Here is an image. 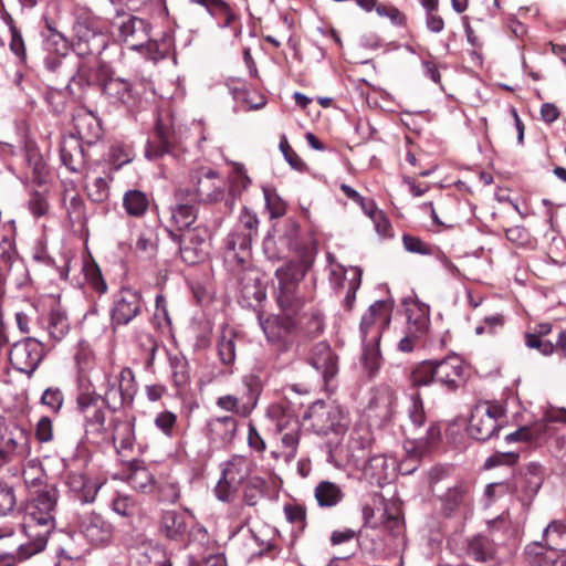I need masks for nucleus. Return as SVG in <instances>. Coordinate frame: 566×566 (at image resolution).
Instances as JSON below:
<instances>
[{"instance_id": "6e6552de", "label": "nucleus", "mask_w": 566, "mask_h": 566, "mask_svg": "<svg viewBox=\"0 0 566 566\" xmlns=\"http://www.w3.org/2000/svg\"><path fill=\"white\" fill-rule=\"evenodd\" d=\"M170 237L179 243V252L182 261L193 265L203 261L209 254V231L205 227L197 226L181 234L168 230Z\"/></svg>"}, {"instance_id": "423d86ee", "label": "nucleus", "mask_w": 566, "mask_h": 566, "mask_svg": "<svg viewBox=\"0 0 566 566\" xmlns=\"http://www.w3.org/2000/svg\"><path fill=\"white\" fill-rule=\"evenodd\" d=\"M252 461L243 455H232L221 464V476L214 488V494L222 502L234 499L240 485L250 478Z\"/></svg>"}, {"instance_id": "6ab92c4d", "label": "nucleus", "mask_w": 566, "mask_h": 566, "mask_svg": "<svg viewBox=\"0 0 566 566\" xmlns=\"http://www.w3.org/2000/svg\"><path fill=\"white\" fill-rule=\"evenodd\" d=\"M397 407V395L388 386H381L376 389L369 401V411L379 419L381 426H388L395 416Z\"/></svg>"}, {"instance_id": "680f3d73", "label": "nucleus", "mask_w": 566, "mask_h": 566, "mask_svg": "<svg viewBox=\"0 0 566 566\" xmlns=\"http://www.w3.org/2000/svg\"><path fill=\"white\" fill-rule=\"evenodd\" d=\"M112 509L116 514L129 517L135 513V503L129 496L118 495L113 500Z\"/></svg>"}, {"instance_id": "a878e982", "label": "nucleus", "mask_w": 566, "mask_h": 566, "mask_svg": "<svg viewBox=\"0 0 566 566\" xmlns=\"http://www.w3.org/2000/svg\"><path fill=\"white\" fill-rule=\"evenodd\" d=\"M159 531L170 541H184L188 533L185 515L172 510L165 511L159 522Z\"/></svg>"}, {"instance_id": "7ed1b4c3", "label": "nucleus", "mask_w": 566, "mask_h": 566, "mask_svg": "<svg viewBox=\"0 0 566 566\" xmlns=\"http://www.w3.org/2000/svg\"><path fill=\"white\" fill-rule=\"evenodd\" d=\"M391 305L386 301H376L363 314L359 332L363 342V365L370 377L380 369L382 357L379 343L382 332L391 321Z\"/></svg>"}, {"instance_id": "2eb2a0df", "label": "nucleus", "mask_w": 566, "mask_h": 566, "mask_svg": "<svg viewBox=\"0 0 566 566\" xmlns=\"http://www.w3.org/2000/svg\"><path fill=\"white\" fill-rule=\"evenodd\" d=\"M80 533L93 545L107 544L114 533L113 525L101 514L91 511L84 513L78 520Z\"/></svg>"}, {"instance_id": "f704fd0d", "label": "nucleus", "mask_w": 566, "mask_h": 566, "mask_svg": "<svg viewBox=\"0 0 566 566\" xmlns=\"http://www.w3.org/2000/svg\"><path fill=\"white\" fill-rule=\"evenodd\" d=\"M197 220V209L190 203H178L171 208L170 221L177 230L185 232L192 229L191 226Z\"/></svg>"}, {"instance_id": "49530a36", "label": "nucleus", "mask_w": 566, "mask_h": 566, "mask_svg": "<svg viewBox=\"0 0 566 566\" xmlns=\"http://www.w3.org/2000/svg\"><path fill=\"white\" fill-rule=\"evenodd\" d=\"M128 482L135 490L143 493L151 492L155 488L154 475L144 467L134 469L128 476Z\"/></svg>"}, {"instance_id": "e2e57ef3", "label": "nucleus", "mask_w": 566, "mask_h": 566, "mask_svg": "<svg viewBox=\"0 0 566 566\" xmlns=\"http://www.w3.org/2000/svg\"><path fill=\"white\" fill-rule=\"evenodd\" d=\"M376 12L380 17L388 18L394 25H403L406 15L396 7L379 3L376 7Z\"/></svg>"}, {"instance_id": "7c9ffc66", "label": "nucleus", "mask_w": 566, "mask_h": 566, "mask_svg": "<svg viewBox=\"0 0 566 566\" xmlns=\"http://www.w3.org/2000/svg\"><path fill=\"white\" fill-rule=\"evenodd\" d=\"M314 496L321 507H334L343 500L344 494L337 484L322 481L315 486Z\"/></svg>"}, {"instance_id": "1a4fd4ad", "label": "nucleus", "mask_w": 566, "mask_h": 566, "mask_svg": "<svg viewBox=\"0 0 566 566\" xmlns=\"http://www.w3.org/2000/svg\"><path fill=\"white\" fill-rule=\"evenodd\" d=\"M106 389L103 399L108 408L117 410L133 402L136 395V381L133 370L123 368L118 375L111 377L105 375Z\"/></svg>"}, {"instance_id": "72a5a7b5", "label": "nucleus", "mask_w": 566, "mask_h": 566, "mask_svg": "<svg viewBox=\"0 0 566 566\" xmlns=\"http://www.w3.org/2000/svg\"><path fill=\"white\" fill-rule=\"evenodd\" d=\"M364 473L373 483L382 485L390 476L386 455L377 454L371 457L364 467Z\"/></svg>"}, {"instance_id": "c85d7f7f", "label": "nucleus", "mask_w": 566, "mask_h": 566, "mask_svg": "<svg viewBox=\"0 0 566 566\" xmlns=\"http://www.w3.org/2000/svg\"><path fill=\"white\" fill-rule=\"evenodd\" d=\"M168 364L174 386L177 388H184L189 385L190 371L187 358L180 353H170L168 355Z\"/></svg>"}, {"instance_id": "4c0bfd02", "label": "nucleus", "mask_w": 566, "mask_h": 566, "mask_svg": "<svg viewBox=\"0 0 566 566\" xmlns=\"http://www.w3.org/2000/svg\"><path fill=\"white\" fill-rule=\"evenodd\" d=\"M22 476L24 484L29 490L34 489V491H38L48 486L45 483L46 475L44 470L41 463L35 459L28 462L22 471Z\"/></svg>"}, {"instance_id": "4d7b16f0", "label": "nucleus", "mask_w": 566, "mask_h": 566, "mask_svg": "<svg viewBox=\"0 0 566 566\" xmlns=\"http://www.w3.org/2000/svg\"><path fill=\"white\" fill-rule=\"evenodd\" d=\"M284 514L286 520L295 524L300 530L306 526V509L298 504H286L284 506Z\"/></svg>"}, {"instance_id": "8fccbe9b", "label": "nucleus", "mask_w": 566, "mask_h": 566, "mask_svg": "<svg viewBox=\"0 0 566 566\" xmlns=\"http://www.w3.org/2000/svg\"><path fill=\"white\" fill-rule=\"evenodd\" d=\"M380 528L392 536H398L403 531V521L397 510L389 511L385 507L380 512Z\"/></svg>"}, {"instance_id": "052dcab7", "label": "nucleus", "mask_w": 566, "mask_h": 566, "mask_svg": "<svg viewBox=\"0 0 566 566\" xmlns=\"http://www.w3.org/2000/svg\"><path fill=\"white\" fill-rule=\"evenodd\" d=\"M15 495L12 486L0 483V515H6L13 510Z\"/></svg>"}, {"instance_id": "412c9836", "label": "nucleus", "mask_w": 566, "mask_h": 566, "mask_svg": "<svg viewBox=\"0 0 566 566\" xmlns=\"http://www.w3.org/2000/svg\"><path fill=\"white\" fill-rule=\"evenodd\" d=\"M106 75V67L104 65L94 66L91 64H82L77 72L70 78L66 86L70 95L74 98H82L83 92L99 82L101 77Z\"/></svg>"}, {"instance_id": "79ce46f5", "label": "nucleus", "mask_w": 566, "mask_h": 566, "mask_svg": "<svg viewBox=\"0 0 566 566\" xmlns=\"http://www.w3.org/2000/svg\"><path fill=\"white\" fill-rule=\"evenodd\" d=\"M14 227H0V264L10 268L14 258L13 245Z\"/></svg>"}, {"instance_id": "5701e85b", "label": "nucleus", "mask_w": 566, "mask_h": 566, "mask_svg": "<svg viewBox=\"0 0 566 566\" xmlns=\"http://www.w3.org/2000/svg\"><path fill=\"white\" fill-rule=\"evenodd\" d=\"M308 361L322 374L326 384L337 374V356L325 342H321L313 347Z\"/></svg>"}, {"instance_id": "2f4dec72", "label": "nucleus", "mask_w": 566, "mask_h": 566, "mask_svg": "<svg viewBox=\"0 0 566 566\" xmlns=\"http://www.w3.org/2000/svg\"><path fill=\"white\" fill-rule=\"evenodd\" d=\"M253 238L237 228L226 238V248L239 261H244L249 255Z\"/></svg>"}, {"instance_id": "bb28decb", "label": "nucleus", "mask_w": 566, "mask_h": 566, "mask_svg": "<svg viewBox=\"0 0 566 566\" xmlns=\"http://www.w3.org/2000/svg\"><path fill=\"white\" fill-rule=\"evenodd\" d=\"M66 485L73 496L81 503L94 502L99 489V485L96 482L88 480L82 473L75 472L67 475Z\"/></svg>"}, {"instance_id": "37998d69", "label": "nucleus", "mask_w": 566, "mask_h": 566, "mask_svg": "<svg viewBox=\"0 0 566 566\" xmlns=\"http://www.w3.org/2000/svg\"><path fill=\"white\" fill-rule=\"evenodd\" d=\"M266 489V482L260 476H251L248 479L244 491L243 501L249 506H254L258 502L264 497Z\"/></svg>"}, {"instance_id": "9d476101", "label": "nucleus", "mask_w": 566, "mask_h": 566, "mask_svg": "<svg viewBox=\"0 0 566 566\" xmlns=\"http://www.w3.org/2000/svg\"><path fill=\"white\" fill-rule=\"evenodd\" d=\"M43 358L42 344L33 338L27 337L12 345L9 352L11 366L19 373L31 377Z\"/></svg>"}, {"instance_id": "f3484780", "label": "nucleus", "mask_w": 566, "mask_h": 566, "mask_svg": "<svg viewBox=\"0 0 566 566\" xmlns=\"http://www.w3.org/2000/svg\"><path fill=\"white\" fill-rule=\"evenodd\" d=\"M196 188L189 193L190 200L217 202L222 199L226 187L224 180L212 169L203 170L196 180Z\"/></svg>"}, {"instance_id": "bf43d9fd", "label": "nucleus", "mask_w": 566, "mask_h": 566, "mask_svg": "<svg viewBox=\"0 0 566 566\" xmlns=\"http://www.w3.org/2000/svg\"><path fill=\"white\" fill-rule=\"evenodd\" d=\"M28 207L30 212L35 217L40 218L48 213L49 211V202L44 195L34 191L31 193Z\"/></svg>"}, {"instance_id": "0eeeda50", "label": "nucleus", "mask_w": 566, "mask_h": 566, "mask_svg": "<svg viewBox=\"0 0 566 566\" xmlns=\"http://www.w3.org/2000/svg\"><path fill=\"white\" fill-rule=\"evenodd\" d=\"M505 408L497 402L482 401L473 408L468 424L469 434L479 441H486L501 429Z\"/></svg>"}, {"instance_id": "603ef678", "label": "nucleus", "mask_w": 566, "mask_h": 566, "mask_svg": "<svg viewBox=\"0 0 566 566\" xmlns=\"http://www.w3.org/2000/svg\"><path fill=\"white\" fill-rule=\"evenodd\" d=\"M86 192L94 202H104L109 197L108 181L104 177H95L86 182Z\"/></svg>"}, {"instance_id": "ddd939ff", "label": "nucleus", "mask_w": 566, "mask_h": 566, "mask_svg": "<svg viewBox=\"0 0 566 566\" xmlns=\"http://www.w3.org/2000/svg\"><path fill=\"white\" fill-rule=\"evenodd\" d=\"M75 49L78 54H92L103 51L107 45L106 35L98 23L91 19L78 20L74 24Z\"/></svg>"}, {"instance_id": "b1692460", "label": "nucleus", "mask_w": 566, "mask_h": 566, "mask_svg": "<svg viewBox=\"0 0 566 566\" xmlns=\"http://www.w3.org/2000/svg\"><path fill=\"white\" fill-rule=\"evenodd\" d=\"M526 556L531 566H566V549H544L534 543L526 547Z\"/></svg>"}, {"instance_id": "58836bf2", "label": "nucleus", "mask_w": 566, "mask_h": 566, "mask_svg": "<svg viewBox=\"0 0 566 566\" xmlns=\"http://www.w3.org/2000/svg\"><path fill=\"white\" fill-rule=\"evenodd\" d=\"M468 554L476 562H488L494 556V544L485 536H475L468 544Z\"/></svg>"}, {"instance_id": "cd10ccee", "label": "nucleus", "mask_w": 566, "mask_h": 566, "mask_svg": "<svg viewBox=\"0 0 566 566\" xmlns=\"http://www.w3.org/2000/svg\"><path fill=\"white\" fill-rule=\"evenodd\" d=\"M429 306L420 302L406 305L407 327L412 335H424L429 328Z\"/></svg>"}, {"instance_id": "6e6d98bb", "label": "nucleus", "mask_w": 566, "mask_h": 566, "mask_svg": "<svg viewBox=\"0 0 566 566\" xmlns=\"http://www.w3.org/2000/svg\"><path fill=\"white\" fill-rule=\"evenodd\" d=\"M177 416L171 411L159 412L155 418V426L167 437H174Z\"/></svg>"}, {"instance_id": "4be33fe9", "label": "nucleus", "mask_w": 566, "mask_h": 566, "mask_svg": "<svg viewBox=\"0 0 566 566\" xmlns=\"http://www.w3.org/2000/svg\"><path fill=\"white\" fill-rule=\"evenodd\" d=\"M239 422L231 416L214 417L208 420L207 431L211 442L227 447L235 438Z\"/></svg>"}, {"instance_id": "f03ea898", "label": "nucleus", "mask_w": 566, "mask_h": 566, "mask_svg": "<svg viewBox=\"0 0 566 566\" xmlns=\"http://www.w3.org/2000/svg\"><path fill=\"white\" fill-rule=\"evenodd\" d=\"M57 499L59 493L54 486H45L32 493L25 503L22 517V530L28 542L18 547L17 556L0 554V566H13L17 559H28L45 548L49 536L56 525Z\"/></svg>"}, {"instance_id": "774afa93", "label": "nucleus", "mask_w": 566, "mask_h": 566, "mask_svg": "<svg viewBox=\"0 0 566 566\" xmlns=\"http://www.w3.org/2000/svg\"><path fill=\"white\" fill-rule=\"evenodd\" d=\"M525 345L530 348L537 349L544 356H549L555 350V346L552 342L543 340L536 336L525 335Z\"/></svg>"}, {"instance_id": "a211bd4d", "label": "nucleus", "mask_w": 566, "mask_h": 566, "mask_svg": "<svg viewBox=\"0 0 566 566\" xmlns=\"http://www.w3.org/2000/svg\"><path fill=\"white\" fill-rule=\"evenodd\" d=\"M436 382L449 390H455L464 380V368L461 358L457 355L448 356L441 360H433Z\"/></svg>"}, {"instance_id": "393cba45", "label": "nucleus", "mask_w": 566, "mask_h": 566, "mask_svg": "<svg viewBox=\"0 0 566 566\" xmlns=\"http://www.w3.org/2000/svg\"><path fill=\"white\" fill-rule=\"evenodd\" d=\"M172 146L171 130L167 123L158 119L151 136L148 139L146 156L150 159L158 158L170 151Z\"/></svg>"}, {"instance_id": "de8ad7c7", "label": "nucleus", "mask_w": 566, "mask_h": 566, "mask_svg": "<svg viewBox=\"0 0 566 566\" xmlns=\"http://www.w3.org/2000/svg\"><path fill=\"white\" fill-rule=\"evenodd\" d=\"M544 538L548 545L547 549H562L559 546L566 539V525L558 521L551 522L544 530Z\"/></svg>"}, {"instance_id": "338daca9", "label": "nucleus", "mask_w": 566, "mask_h": 566, "mask_svg": "<svg viewBox=\"0 0 566 566\" xmlns=\"http://www.w3.org/2000/svg\"><path fill=\"white\" fill-rule=\"evenodd\" d=\"M402 243H403L405 249L408 252L419 253V254H428V253H430L429 245L427 243H424L418 237L405 234L402 237Z\"/></svg>"}, {"instance_id": "473e14b6", "label": "nucleus", "mask_w": 566, "mask_h": 566, "mask_svg": "<svg viewBox=\"0 0 566 566\" xmlns=\"http://www.w3.org/2000/svg\"><path fill=\"white\" fill-rule=\"evenodd\" d=\"M237 338L238 335L232 328H222L217 340L218 355L222 364L230 365L234 361Z\"/></svg>"}, {"instance_id": "e433bc0d", "label": "nucleus", "mask_w": 566, "mask_h": 566, "mask_svg": "<svg viewBox=\"0 0 566 566\" xmlns=\"http://www.w3.org/2000/svg\"><path fill=\"white\" fill-rule=\"evenodd\" d=\"M195 3H198L205 7L210 14L214 15L218 19H222L219 24L221 28L231 27L232 23L237 20V15L231 11L228 3L223 0H191Z\"/></svg>"}, {"instance_id": "3c124183", "label": "nucleus", "mask_w": 566, "mask_h": 566, "mask_svg": "<svg viewBox=\"0 0 566 566\" xmlns=\"http://www.w3.org/2000/svg\"><path fill=\"white\" fill-rule=\"evenodd\" d=\"M86 434H101L105 430V412L98 405L92 411L83 415Z\"/></svg>"}, {"instance_id": "c03bdc74", "label": "nucleus", "mask_w": 566, "mask_h": 566, "mask_svg": "<svg viewBox=\"0 0 566 566\" xmlns=\"http://www.w3.org/2000/svg\"><path fill=\"white\" fill-rule=\"evenodd\" d=\"M48 331L51 338L61 340L70 331L66 314L61 310H53L50 313Z\"/></svg>"}, {"instance_id": "ea45409f", "label": "nucleus", "mask_w": 566, "mask_h": 566, "mask_svg": "<svg viewBox=\"0 0 566 566\" xmlns=\"http://www.w3.org/2000/svg\"><path fill=\"white\" fill-rule=\"evenodd\" d=\"M112 439L118 441L120 451L132 450L135 441L134 424L130 421H115Z\"/></svg>"}, {"instance_id": "09e8293b", "label": "nucleus", "mask_w": 566, "mask_h": 566, "mask_svg": "<svg viewBox=\"0 0 566 566\" xmlns=\"http://www.w3.org/2000/svg\"><path fill=\"white\" fill-rule=\"evenodd\" d=\"M465 490L462 485L449 488L441 497L444 515L451 516L464 502Z\"/></svg>"}, {"instance_id": "4468645a", "label": "nucleus", "mask_w": 566, "mask_h": 566, "mask_svg": "<svg viewBox=\"0 0 566 566\" xmlns=\"http://www.w3.org/2000/svg\"><path fill=\"white\" fill-rule=\"evenodd\" d=\"M142 295L139 292L125 287L114 298L111 312L112 324L127 325L142 312Z\"/></svg>"}, {"instance_id": "a18cd8bd", "label": "nucleus", "mask_w": 566, "mask_h": 566, "mask_svg": "<svg viewBox=\"0 0 566 566\" xmlns=\"http://www.w3.org/2000/svg\"><path fill=\"white\" fill-rule=\"evenodd\" d=\"M410 384L415 388L428 386L436 382L433 361H423L410 374Z\"/></svg>"}, {"instance_id": "13d9d810", "label": "nucleus", "mask_w": 566, "mask_h": 566, "mask_svg": "<svg viewBox=\"0 0 566 566\" xmlns=\"http://www.w3.org/2000/svg\"><path fill=\"white\" fill-rule=\"evenodd\" d=\"M63 400V392L59 388H48L41 397V402L53 412H57L61 409Z\"/></svg>"}, {"instance_id": "20e7f679", "label": "nucleus", "mask_w": 566, "mask_h": 566, "mask_svg": "<svg viewBox=\"0 0 566 566\" xmlns=\"http://www.w3.org/2000/svg\"><path fill=\"white\" fill-rule=\"evenodd\" d=\"M304 419L308 420L313 431L321 436L344 434L349 426L348 415L339 405L322 400L311 405Z\"/></svg>"}, {"instance_id": "dca6fc26", "label": "nucleus", "mask_w": 566, "mask_h": 566, "mask_svg": "<svg viewBox=\"0 0 566 566\" xmlns=\"http://www.w3.org/2000/svg\"><path fill=\"white\" fill-rule=\"evenodd\" d=\"M101 86L107 101L115 106H123L127 111H132L139 101L133 84L125 78L107 77L102 81Z\"/></svg>"}, {"instance_id": "f257e3e1", "label": "nucleus", "mask_w": 566, "mask_h": 566, "mask_svg": "<svg viewBox=\"0 0 566 566\" xmlns=\"http://www.w3.org/2000/svg\"><path fill=\"white\" fill-rule=\"evenodd\" d=\"M305 269L296 262H287L275 270L277 280L276 302L284 315L259 316L260 326L268 343L277 354L289 352L294 345L296 321L291 316L304 305L305 298L298 291Z\"/></svg>"}, {"instance_id": "0e129e2a", "label": "nucleus", "mask_w": 566, "mask_h": 566, "mask_svg": "<svg viewBox=\"0 0 566 566\" xmlns=\"http://www.w3.org/2000/svg\"><path fill=\"white\" fill-rule=\"evenodd\" d=\"M217 406L226 411L241 413L243 416L250 412L245 407L241 408L240 400L232 395L221 396L217 399Z\"/></svg>"}, {"instance_id": "39448f33", "label": "nucleus", "mask_w": 566, "mask_h": 566, "mask_svg": "<svg viewBox=\"0 0 566 566\" xmlns=\"http://www.w3.org/2000/svg\"><path fill=\"white\" fill-rule=\"evenodd\" d=\"M408 422L402 426L407 436L415 441V448L423 453L440 441L441 430L436 423H430L423 436H417V431L426 423L423 401L419 392L411 394L407 407Z\"/></svg>"}, {"instance_id": "9b49d317", "label": "nucleus", "mask_w": 566, "mask_h": 566, "mask_svg": "<svg viewBox=\"0 0 566 566\" xmlns=\"http://www.w3.org/2000/svg\"><path fill=\"white\" fill-rule=\"evenodd\" d=\"M113 28L117 30L116 40L125 43L130 50L140 51L148 41L150 25L144 19L135 15L118 17L113 22Z\"/></svg>"}, {"instance_id": "aec40b11", "label": "nucleus", "mask_w": 566, "mask_h": 566, "mask_svg": "<svg viewBox=\"0 0 566 566\" xmlns=\"http://www.w3.org/2000/svg\"><path fill=\"white\" fill-rule=\"evenodd\" d=\"M331 281L335 289H346L344 297V306L352 310L356 298V292L360 286L361 272L357 268H350L349 271H344L343 266L336 264L332 268Z\"/></svg>"}, {"instance_id": "5fc2aeb1", "label": "nucleus", "mask_w": 566, "mask_h": 566, "mask_svg": "<svg viewBox=\"0 0 566 566\" xmlns=\"http://www.w3.org/2000/svg\"><path fill=\"white\" fill-rule=\"evenodd\" d=\"M235 228L247 234H250V237L254 239L258 235L259 228V219L256 213L248 208H243L240 212L239 221Z\"/></svg>"}, {"instance_id": "c9c22d12", "label": "nucleus", "mask_w": 566, "mask_h": 566, "mask_svg": "<svg viewBox=\"0 0 566 566\" xmlns=\"http://www.w3.org/2000/svg\"><path fill=\"white\" fill-rule=\"evenodd\" d=\"M123 207L128 216L139 218L146 213L149 207V199L145 192L132 189L125 192Z\"/></svg>"}, {"instance_id": "c756f323", "label": "nucleus", "mask_w": 566, "mask_h": 566, "mask_svg": "<svg viewBox=\"0 0 566 566\" xmlns=\"http://www.w3.org/2000/svg\"><path fill=\"white\" fill-rule=\"evenodd\" d=\"M268 415L275 421L276 432L301 430V423L296 416L280 403H273L268 409Z\"/></svg>"}, {"instance_id": "a19ab883", "label": "nucleus", "mask_w": 566, "mask_h": 566, "mask_svg": "<svg viewBox=\"0 0 566 566\" xmlns=\"http://www.w3.org/2000/svg\"><path fill=\"white\" fill-rule=\"evenodd\" d=\"M74 123L80 138L90 143L92 139L98 138L101 128L97 119L92 114L77 115Z\"/></svg>"}, {"instance_id": "f8f14e48", "label": "nucleus", "mask_w": 566, "mask_h": 566, "mask_svg": "<svg viewBox=\"0 0 566 566\" xmlns=\"http://www.w3.org/2000/svg\"><path fill=\"white\" fill-rule=\"evenodd\" d=\"M0 446L9 462L23 461L31 454L30 433L15 423L0 427Z\"/></svg>"}, {"instance_id": "864d4df0", "label": "nucleus", "mask_w": 566, "mask_h": 566, "mask_svg": "<svg viewBox=\"0 0 566 566\" xmlns=\"http://www.w3.org/2000/svg\"><path fill=\"white\" fill-rule=\"evenodd\" d=\"M281 444L283 448L282 454L286 461H291L295 458L297 447L300 443L301 430H291L279 432Z\"/></svg>"}, {"instance_id": "69168bd1", "label": "nucleus", "mask_w": 566, "mask_h": 566, "mask_svg": "<svg viewBox=\"0 0 566 566\" xmlns=\"http://www.w3.org/2000/svg\"><path fill=\"white\" fill-rule=\"evenodd\" d=\"M158 499L161 502L175 503L180 497V490L176 483L166 482L158 486Z\"/></svg>"}]
</instances>
